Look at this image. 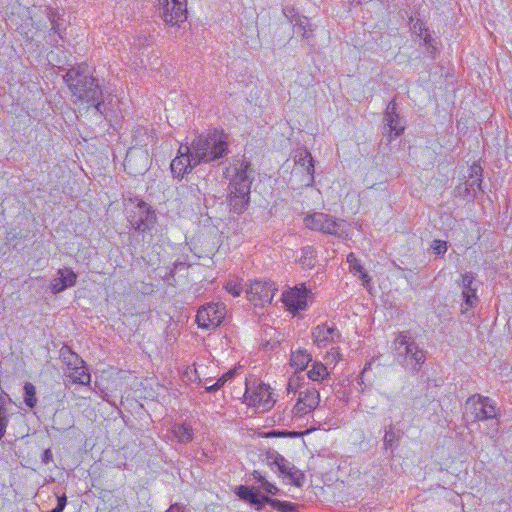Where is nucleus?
Returning a JSON list of instances; mask_svg holds the SVG:
<instances>
[{
	"instance_id": "ea45409f",
	"label": "nucleus",
	"mask_w": 512,
	"mask_h": 512,
	"mask_svg": "<svg viewBox=\"0 0 512 512\" xmlns=\"http://www.w3.org/2000/svg\"><path fill=\"white\" fill-rule=\"evenodd\" d=\"M284 16L289 20L290 23H293L297 16H300L293 6H285L282 10Z\"/></svg>"
},
{
	"instance_id": "2f4dec72",
	"label": "nucleus",
	"mask_w": 512,
	"mask_h": 512,
	"mask_svg": "<svg viewBox=\"0 0 512 512\" xmlns=\"http://www.w3.org/2000/svg\"><path fill=\"white\" fill-rule=\"evenodd\" d=\"M24 392H25V397H24L25 404L28 407L33 408L37 402L35 386L30 382L25 383Z\"/></svg>"
},
{
	"instance_id": "ddd939ff",
	"label": "nucleus",
	"mask_w": 512,
	"mask_h": 512,
	"mask_svg": "<svg viewBox=\"0 0 512 512\" xmlns=\"http://www.w3.org/2000/svg\"><path fill=\"white\" fill-rule=\"evenodd\" d=\"M310 295L311 292L306 289L304 284H301L285 291L282 295V301L288 311L296 314L298 311L307 309Z\"/></svg>"
},
{
	"instance_id": "3c124183",
	"label": "nucleus",
	"mask_w": 512,
	"mask_h": 512,
	"mask_svg": "<svg viewBox=\"0 0 512 512\" xmlns=\"http://www.w3.org/2000/svg\"><path fill=\"white\" fill-rule=\"evenodd\" d=\"M52 460V453L49 449L45 450L42 456V461L45 464H48Z\"/></svg>"
},
{
	"instance_id": "bb28decb",
	"label": "nucleus",
	"mask_w": 512,
	"mask_h": 512,
	"mask_svg": "<svg viewBox=\"0 0 512 512\" xmlns=\"http://www.w3.org/2000/svg\"><path fill=\"white\" fill-rule=\"evenodd\" d=\"M347 262L349 263V270L354 275H357L359 279L362 281V284L365 287L369 286L370 277L363 266L360 264L358 258H347Z\"/></svg>"
},
{
	"instance_id": "aec40b11",
	"label": "nucleus",
	"mask_w": 512,
	"mask_h": 512,
	"mask_svg": "<svg viewBox=\"0 0 512 512\" xmlns=\"http://www.w3.org/2000/svg\"><path fill=\"white\" fill-rule=\"evenodd\" d=\"M77 275L68 268L59 269L56 276L50 283V289L53 294H58L65 289L75 285Z\"/></svg>"
},
{
	"instance_id": "c756f323",
	"label": "nucleus",
	"mask_w": 512,
	"mask_h": 512,
	"mask_svg": "<svg viewBox=\"0 0 512 512\" xmlns=\"http://www.w3.org/2000/svg\"><path fill=\"white\" fill-rule=\"evenodd\" d=\"M47 16L52 25L47 37L50 39L49 40L50 44L56 45V43L58 41H57V39L52 40V37H54L55 35H58L60 38H62V36L60 34V27H59L60 25L56 20V16H57L56 10L49 8Z\"/></svg>"
},
{
	"instance_id": "8fccbe9b",
	"label": "nucleus",
	"mask_w": 512,
	"mask_h": 512,
	"mask_svg": "<svg viewBox=\"0 0 512 512\" xmlns=\"http://www.w3.org/2000/svg\"><path fill=\"white\" fill-rule=\"evenodd\" d=\"M252 477L254 480H256L257 482H259L261 484L266 480L265 477L257 470L253 471Z\"/></svg>"
},
{
	"instance_id": "7ed1b4c3",
	"label": "nucleus",
	"mask_w": 512,
	"mask_h": 512,
	"mask_svg": "<svg viewBox=\"0 0 512 512\" xmlns=\"http://www.w3.org/2000/svg\"><path fill=\"white\" fill-rule=\"evenodd\" d=\"M194 164H214L229 153L228 135L217 129L198 134L188 143Z\"/></svg>"
},
{
	"instance_id": "58836bf2",
	"label": "nucleus",
	"mask_w": 512,
	"mask_h": 512,
	"mask_svg": "<svg viewBox=\"0 0 512 512\" xmlns=\"http://www.w3.org/2000/svg\"><path fill=\"white\" fill-rule=\"evenodd\" d=\"M475 187L477 188V182L476 179H468L467 182L464 184L463 188V196L466 198L473 199L475 197Z\"/></svg>"
},
{
	"instance_id": "f704fd0d",
	"label": "nucleus",
	"mask_w": 512,
	"mask_h": 512,
	"mask_svg": "<svg viewBox=\"0 0 512 512\" xmlns=\"http://www.w3.org/2000/svg\"><path fill=\"white\" fill-rule=\"evenodd\" d=\"M235 374V370H230L227 373L223 374L217 382L212 384L211 386H206L207 392H214L220 389L229 379H231Z\"/></svg>"
},
{
	"instance_id": "6e6d98bb",
	"label": "nucleus",
	"mask_w": 512,
	"mask_h": 512,
	"mask_svg": "<svg viewBox=\"0 0 512 512\" xmlns=\"http://www.w3.org/2000/svg\"><path fill=\"white\" fill-rule=\"evenodd\" d=\"M203 385L206 387V386H211L212 384H210V380L206 379L204 381Z\"/></svg>"
},
{
	"instance_id": "0eeeda50",
	"label": "nucleus",
	"mask_w": 512,
	"mask_h": 512,
	"mask_svg": "<svg viewBox=\"0 0 512 512\" xmlns=\"http://www.w3.org/2000/svg\"><path fill=\"white\" fill-rule=\"evenodd\" d=\"M60 355L69 369L67 374L68 378L73 383L88 385L91 381V375L88 372L84 361L67 347L61 349Z\"/></svg>"
},
{
	"instance_id": "37998d69",
	"label": "nucleus",
	"mask_w": 512,
	"mask_h": 512,
	"mask_svg": "<svg viewBox=\"0 0 512 512\" xmlns=\"http://www.w3.org/2000/svg\"><path fill=\"white\" fill-rule=\"evenodd\" d=\"M413 31L416 33L419 37H423L426 33H428V29L426 28L425 24L421 20H417L413 25Z\"/></svg>"
},
{
	"instance_id": "603ef678",
	"label": "nucleus",
	"mask_w": 512,
	"mask_h": 512,
	"mask_svg": "<svg viewBox=\"0 0 512 512\" xmlns=\"http://www.w3.org/2000/svg\"><path fill=\"white\" fill-rule=\"evenodd\" d=\"M296 386H297L296 380L290 379L288 382V385H287V390L288 391H296Z\"/></svg>"
},
{
	"instance_id": "f8f14e48",
	"label": "nucleus",
	"mask_w": 512,
	"mask_h": 512,
	"mask_svg": "<svg viewBox=\"0 0 512 512\" xmlns=\"http://www.w3.org/2000/svg\"><path fill=\"white\" fill-rule=\"evenodd\" d=\"M193 154L188 146V143L181 144L176 157L171 161L170 170L174 178L182 179L186 174L192 172V170L199 164L193 163Z\"/></svg>"
},
{
	"instance_id": "423d86ee",
	"label": "nucleus",
	"mask_w": 512,
	"mask_h": 512,
	"mask_svg": "<svg viewBox=\"0 0 512 512\" xmlns=\"http://www.w3.org/2000/svg\"><path fill=\"white\" fill-rule=\"evenodd\" d=\"M393 350L400 362L413 366L415 370L425 362V354L407 332H400L393 342Z\"/></svg>"
},
{
	"instance_id": "c9c22d12",
	"label": "nucleus",
	"mask_w": 512,
	"mask_h": 512,
	"mask_svg": "<svg viewBox=\"0 0 512 512\" xmlns=\"http://www.w3.org/2000/svg\"><path fill=\"white\" fill-rule=\"evenodd\" d=\"M430 249L435 255H443L448 249L447 242L444 240L435 239L431 243Z\"/></svg>"
},
{
	"instance_id": "f3484780",
	"label": "nucleus",
	"mask_w": 512,
	"mask_h": 512,
	"mask_svg": "<svg viewBox=\"0 0 512 512\" xmlns=\"http://www.w3.org/2000/svg\"><path fill=\"white\" fill-rule=\"evenodd\" d=\"M312 340L318 348H325L340 341L341 333L335 326L320 324L312 330Z\"/></svg>"
},
{
	"instance_id": "7c9ffc66",
	"label": "nucleus",
	"mask_w": 512,
	"mask_h": 512,
	"mask_svg": "<svg viewBox=\"0 0 512 512\" xmlns=\"http://www.w3.org/2000/svg\"><path fill=\"white\" fill-rule=\"evenodd\" d=\"M308 377L312 381H321L325 379L329 373L326 366L321 362H315L312 368L307 373Z\"/></svg>"
},
{
	"instance_id": "a18cd8bd",
	"label": "nucleus",
	"mask_w": 512,
	"mask_h": 512,
	"mask_svg": "<svg viewBox=\"0 0 512 512\" xmlns=\"http://www.w3.org/2000/svg\"><path fill=\"white\" fill-rule=\"evenodd\" d=\"M57 506L52 510V512H63L65 506H66V503H67V498L65 495H62L60 497H58L57 499Z\"/></svg>"
},
{
	"instance_id": "6e6552de",
	"label": "nucleus",
	"mask_w": 512,
	"mask_h": 512,
	"mask_svg": "<svg viewBox=\"0 0 512 512\" xmlns=\"http://www.w3.org/2000/svg\"><path fill=\"white\" fill-rule=\"evenodd\" d=\"M244 402L248 406L255 407L259 412L268 411L274 405L270 387L264 383H258L253 387H249L246 384Z\"/></svg>"
},
{
	"instance_id": "4d7b16f0",
	"label": "nucleus",
	"mask_w": 512,
	"mask_h": 512,
	"mask_svg": "<svg viewBox=\"0 0 512 512\" xmlns=\"http://www.w3.org/2000/svg\"><path fill=\"white\" fill-rule=\"evenodd\" d=\"M347 256L352 257V256H354V253L350 252Z\"/></svg>"
},
{
	"instance_id": "473e14b6",
	"label": "nucleus",
	"mask_w": 512,
	"mask_h": 512,
	"mask_svg": "<svg viewBox=\"0 0 512 512\" xmlns=\"http://www.w3.org/2000/svg\"><path fill=\"white\" fill-rule=\"evenodd\" d=\"M469 178L476 179L477 189L482 191L483 169L479 163L474 162L469 168Z\"/></svg>"
},
{
	"instance_id": "de8ad7c7",
	"label": "nucleus",
	"mask_w": 512,
	"mask_h": 512,
	"mask_svg": "<svg viewBox=\"0 0 512 512\" xmlns=\"http://www.w3.org/2000/svg\"><path fill=\"white\" fill-rule=\"evenodd\" d=\"M307 433H309V430L304 432V434H307ZM278 435L288 436V437H299V436L303 435V432H295V431H293V432H281Z\"/></svg>"
},
{
	"instance_id": "864d4df0",
	"label": "nucleus",
	"mask_w": 512,
	"mask_h": 512,
	"mask_svg": "<svg viewBox=\"0 0 512 512\" xmlns=\"http://www.w3.org/2000/svg\"><path fill=\"white\" fill-rule=\"evenodd\" d=\"M358 384L362 387V390H364V374H361L359 375V379H358Z\"/></svg>"
},
{
	"instance_id": "4468645a",
	"label": "nucleus",
	"mask_w": 512,
	"mask_h": 512,
	"mask_svg": "<svg viewBox=\"0 0 512 512\" xmlns=\"http://www.w3.org/2000/svg\"><path fill=\"white\" fill-rule=\"evenodd\" d=\"M163 20L172 26H179L187 20L186 0H160Z\"/></svg>"
},
{
	"instance_id": "9b49d317",
	"label": "nucleus",
	"mask_w": 512,
	"mask_h": 512,
	"mask_svg": "<svg viewBox=\"0 0 512 512\" xmlns=\"http://www.w3.org/2000/svg\"><path fill=\"white\" fill-rule=\"evenodd\" d=\"M466 409L471 411L473 419L483 421L497 418V409L494 403L485 396L473 395L466 401Z\"/></svg>"
},
{
	"instance_id": "a878e982",
	"label": "nucleus",
	"mask_w": 512,
	"mask_h": 512,
	"mask_svg": "<svg viewBox=\"0 0 512 512\" xmlns=\"http://www.w3.org/2000/svg\"><path fill=\"white\" fill-rule=\"evenodd\" d=\"M297 33L301 34L303 39H310L313 35V28L310 20L306 16H297V19L292 23Z\"/></svg>"
},
{
	"instance_id": "6ab92c4d",
	"label": "nucleus",
	"mask_w": 512,
	"mask_h": 512,
	"mask_svg": "<svg viewBox=\"0 0 512 512\" xmlns=\"http://www.w3.org/2000/svg\"><path fill=\"white\" fill-rule=\"evenodd\" d=\"M384 123L388 128L389 134L391 136L393 135L395 138L402 135L405 131V124L397 111L395 99L391 100L386 107L384 112Z\"/></svg>"
},
{
	"instance_id": "b1692460",
	"label": "nucleus",
	"mask_w": 512,
	"mask_h": 512,
	"mask_svg": "<svg viewBox=\"0 0 512 512\" xmlns=\"http://www.w3.org/2000/svg\"><path fill=\"white\" fill-rule=\"evenodd\" d=\"M171 432L180 443H189L193 440L194 431L192 426L188 423L174 424L171 428Z\"/></svg>"
},
{
	"instance_id": "c85d7f7f",
	"label": "nucleus",
	"mask_w": 512,
	"mask_h": 512,
	"mask_svg": "<svg viewBox=\"0 0 512 512\" xmlns=\"http://www.w3.org/2000/svg\"><path fill=\"white\" fill-rule=\"evenodd\" d=\"M264 500L279 512H298V506L294 503L271 499L269 497H264Z\"/></svg>"
},
{
	"instance_id": "49530a36",
	"label": "nucleus",
	"mask_w": 512,
	"mask_h": 512,
	"mask_svg": "<svg viewBox=\"0 0 512 512\" xmlns=\"http://www.w3.org/2000/svg\"><path fill=\"white\" fill-rule=\"evenodd\" d=\"M166 512H186V508L185 506L176 503L171 505Z\"/></svg>"
},
{
	"instance_id": "412c9836",
	"label": "nucleus",
	"mask_w": 512,
	"mask_h": 512,
	"mask_svg": "<svg viewBox=\"0 0 512 512\" xmlns=\"http://www.w3.org/2000/svg\"><path fill=\"white\" fill-rule=\"evenodd\" d=\"M158 141L157 134L153 128L137 126L132 131V142L137 147H147Z\"/></svg>"
},
{
	"instance_id": "a19ab883",
	"label": "nucleus",
	"mask_w": 512,
	"mask_h": 512,
	"mask_svg": "<svg viewBox=\"0 0 512 512\" xmlns=\"http://www.w3.org/2000/svg\"><path fill=\"white\" fill-rule=\"evenodd\" d=\"M341 359V353L339 351L338 348L336 347H332L330 349V351L327 352L326 356H325V360L329 363V362H338L339 360Z\"/></svg>"
},
{
	"instance_id": "72a5a7b5",
	"label": "nucleus",
	"mask_w": 512,
	"mask_h": 512,
	"mask_svg": "<svg viewBox=\"0 0 512 512\" xmlns=\"http://www.w3.org/2000/svg\"><path fill=\"white\" fill-rule=\"evenodd\" d=\"M290 480V483L297 486V487H301L303 486L304 482H305V475L304 473L299 470L298 468H296L295 466L293 467V470H291L287 476Z\"/></svg>"
},
{
	"instance_id": "f03ea898",
	"label": "nucleus",
	"mask_w": 512,
	"mask_h": 512,
	"mask_svg": "<svg viewBox=\"0 0 512 512\" xmlns=\"http://www.w3.org/2000/svg\"><path fill=\"white\" fill-rule=\"evenodd\" d=\"M232 175L229 180L227 203L230 210L241 214L248 209L250 203L251 185L254 181V170L251 163L245 159L236 160L231 167Z\"/></svg>"
},
{
	"instance_id": "79ce46f5",
	"label": "nucleus",
	"mask_w": 512,
	"mask_h": 512,
	"mask_svg": "<svg viewBox=\"0 0 512 512\" xmlns=\"http://www.w3.org/2000/svg\"><path fill=\"white\" fill-rule=\"evenodd\" d=\"M423 40H424V45L427 47V50L431 54H434L437 51V46H436L435 40L431 37V35L429 33H426L423 36Z\"/></svg>"
},
{
	"instance_id": "5701e85b",
	"label": "nucleus",
	"mask_w": 512,
	"mask_h": 512,
	"mask_svg": "<svg viewBox=\"0 0 512 512\" xmlns=\"http://www.w3.org/2000/svg\"><path fill=\"white\" fill-rule=\"evenodd\" d=\"M236 494L240 499L257 506V508H261L266 503L265 496H261L258 490L253 487L240 485L236 489Z\"/></svg>"
},
{
	"instance_id": "cd10ccee",
	"label": "nucleus",
	"mask_w": 512,
	"mask_h": 512,
	"mask_svg": "<svg viewBox=\"0 0 512 512\" xmlns=\"http://www.w3.org/2000/svg\"><path fill=\"white\" fill-rule=\"evenodd\" d=\"M9 403L10 400L0 395V440L4 437L9 423V413L7 408Z\"/></svg>"
},
{
	"instance_id": "2eb2a0df",
	"label": "nucleus",
	"mask_w": 512,
	"mask_h": 512,
	"mask_svg": "<svg viewBox=\"0 0 512 512\" xmlns=\"http://www.w3.org/2000/svg\"><path fill=\"white\" fill-rule=\"evenodd\" d=\"M303 173L302 183L305 187H312L314 184V161L311 153L304 149L295 155V168L293 173Z\"/></svg>"
},
{
	"instance_id": "a211bd4d",
	"label": "nucleus",
	"mask_w": 512,
	"mask_h": 512,
	"mask_svg": "<svg viewBox=\"0 0 512 512\" xmlns=\"http://www.w3.org/2000/svg\"><path fill=\"white\" fill-rule=\"evenodd\" d=\"M459 284L462 287V296L464 299L462 312L465 313L478 302L477 285L475 284L474 274L472 272L462 274Z\"/></svg>"
},
{
	"instance_id": "393cba45",
	"label": "nucleus",
	"mask_w": 512,
	"mask_h": 512,
	"mask_svg": "<svg viewBox=\"0 0 512 512\" xmlns=\"http://www.w3.org/2000/svg\"><path fill=\"white\" fill-rule=\"evenodd\" d=\"M312 356L306 349H298L291 353L290 365L296 370H304L309 362H311Z\"/></svg>"
},
{
	"instance_id": "39448f33",
	"label": "nucleus",
	"mask_w": 512,
	"mask_h": 512,
	"mask_svg": "<svg viewBox=\"0 0 512 512\" xmlns=\"http://www.w3.org/2000/svg\"><path fill=\"white\" fill-rule=\"evenodd\" d=\"M304 224L311 230L337 237L346 236L348 233V224L345 220L337 219L330 214L322 212H314L306 215Z\"/></svg>"
},
{
	"instance_id": "f257e3e1",
	"label": "nucleus",
	"mask_w": 512,
	"mask_h": 512,
	"mask_svg": "<svg viewBox=\"0 0 512 512\" xmlns=\"http://www.w3.org/2000/svg\"><path fill=\"white\" fill-rule=\"evenodd\" d=\"M63 80L77 101L92 106L100 115L104 114L102 89L95 77L85 73L84 65L69 69Z\"/></svg>"
},
{
	"instance_id": "4c0bfd02",
	"label": "nucleus",
	"mask_w": 512,
	"mask_h": 512,
	"mask_svg": "<svg viewBox=\"0 0 512 512\" xmlns=\"http://www.w3.org/2000/svg\"><path fill=\"white\" fill-rule=\"evenodd\" d=\"M397 440H398V436H397L396 432L394 431L393 427L390 426L388 428V430H386L384 439H383L385 448L387 449L388 447H392Z\"/></svg>"
},
{
	"instance_id": "e433bc0d",
	"label": "nucleus",
	"mask_w": 512,
	"mask_h": 512,
	"mask_svg": "<svg viewBox=\"0 0 512 512\" xmlns=\"http://www.w3.org/2000/svg\"><path fill=\"white\" fill-rule=\"evenodd\" d=\"M226 291L234 297H238L242 292V287L236 279L227 281L225 285Z\"/></svg>"
},
{
	"instance_id": "9d476101",
	"label": "nucleus",
	"mask_w": 512,
	"mask_h": 512,
	"mask_svg": "<svg viewBox=\"0 0 512 512\" xmlns=\"http://www.w3.org/2000/svg\"><path fill=\"white\" fill-rule=\"evenodd\" d=\"M276 290L275 284L271 281L255 280L246 290V294L254 306L263 307L272 302Z\"/></svg>"
},
{
	"instance_id": "20e7f679",
	"label": "nucleus",
	"mask_w": 512,
	"mask_h": 512,
	"mask_svg": "<svg viewBox=\"0 0 512 512\" xmlns=\"http://www.w3.org/2000/svg\"><path fill=\"white\" fill-rule=\"evenodd\" d=\"M126 220L132 230L137 233L151 232L157 222V215L151 205L134 197L124 200Z\"/></svg>"
},
{
	"instance_id": "4be33fe9",
	"label": "nucleus",
	"mask_w": 512,
	"mask_h": 512,
	"mask_svg": "<svg viewBox=\"0 0 512 512\" xmlns=\"http://www.w3.org/2000/svg\"><path fill=\"white\" fill-rule=\"evenodd\" d=\"M265 459L268 466L271 468L276 467L282 475L287 476V474L293 470L294 465L285 459L276 450H268L266 452Z\"/></svg>"
},
{
	"instance_id": "1a4fd4ad",
	"label": "nucleus",
	"mask_w": 512,
	"mask_h": 512,
	"mask_svg": "<svg viewBox=\"0 0 512 512\" xmlns=\"http://www.w3.org/2000/svg\"><path fill=\"white\" fill-rule=\"evenodd\" d=\"M226 315V307L222 303H209L202 306L196 315L200 328L210 329L219 326Z\"/></svg>"
},
{
	"instance_id": "dca6fc26",
	"label": "nucleus",
	"mask_w": 512,
	"mask_h": 512,
	"mask_svg": "<svg viewBox=\"0 0 512 512\" xmlns=\"http://www.w3.org/2000/svg\"><path fill=\"white\" fill-rule=\"evenodd\" d=\"M320 402V394L315 388H308L299 393L298 400L293 407L296 416H304L314 411Z\"/></svg>"
},
{
	"instance_id": "c03bdc74",
	"label": "nucleus",
	"mask_w": 512,
	"mask_h": 512,
	"mask_svg": "<svg viewBox=\"0 0 512 512\" xmlns=\"http://www.w3.org/2000/svg\"><path fill=\"white\" fill-rule=\"evenodd\" d=\"M261 487L269 494H272V495H276L277 492H278V488L270 483L269 481L265 480L262 484H261Z\"/></svg>"
},
{
	"instance_id": "09e8293b",
	"label": "nucleus",
	"mask_w": 512,
	"mask_h": 512,
	"mask_svg": "<svg viewBox=\"0 0 512 512\" xmlns=\"http://www.w3.org/2000/svg\"><path fill=\"white\" fill-rule=\"evenodd\" d=\"M252 477L254 480H256L257 482H259L261 484L266 480L265 477L257 470L253 471Z\"/></svg>"
},
{
	"instance_id": "5fc2aeb1",
	"label": "nucleus",
	"mask_w": 512,
	"mask_h": 512,
	"mask_svg": "<svg viewBox=\"0 0 512 512\" xmlns=\"http://www.w3.org/2000/svg\"><path fill=\"white\" fill-rule=\"evenodd\" d=\"M370 368H371V363L370 362L366 363L364 368H363V370H362V372H361V374H364Z\"/></svg>"
}]
</instances>
